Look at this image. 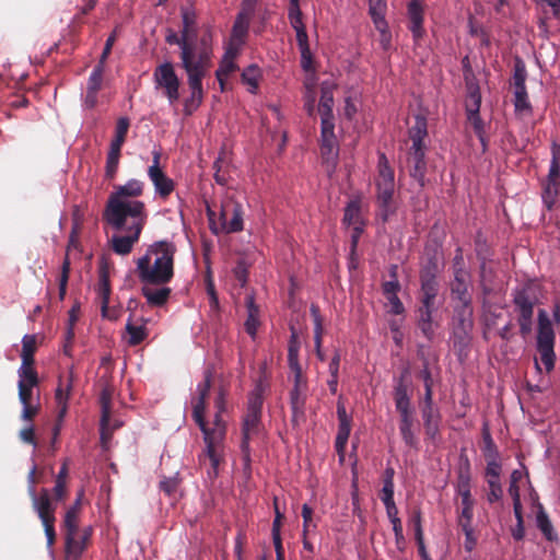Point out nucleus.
<instances>
[{
    "instance_id": "61",
    "label": "nucleus",
    "mask_w": 560,
    "mask_h": 560,
    "mask_svg": "<svg viewBox=\"0 0 560 560\" xmlns=\"http://www.w3.org/2000/svg\"><path fill=\"white\" fill-rule=\"evenodd\" d=\"M206 400L207 399L197 398L192 407V418L199 429H203L205 427Z\"/></svg>"
},
{
    "instance_id": "54",
    "label": "nucleus",
    "mask_w": 560,
    "mask_h": 560,
    "mask_svg": "<svg viewBox=\"0 0 560 560\" xmlns=\"http://www.w3.org/2000/svg\"><path fill=\"white\" fill-rule=\"evenodd\" d=\"M387 10L386 0H369V14L373 23L386 21L385 14Z\"/></svg>"
},
{
    "instance_id": "47",
    "label": "nucleus",
    "mask_w": 560,
    "mask_h": 560,
    "mask_svg": "<svg viewBox=\"0 0 560 560\" xmlns=\"http://www.w3.org/2000/svg\"><path fill=\"white\" fill-rule=\"evenodd\" d=\"M246 306H247L248 316L245 322V330L249 336L255 337V335L257 332L258 325H259V320H258L259 310L255 305L253 298L247 299Z\"/></svg>"
},
{
    "instance_id": "14",
    "label": "nucleus",
    "mask_w": 560,
    "mask_h": 560,
    "mask_svg": "<svg viewBox=\"0 0 560 560\" xmlns=\"http://www.w3.org/2000/svg\"><path fill=\"white\" fill-rule=\"evenodd\" d=\"M460 505L456 510L457 525L465 535L464 548L467 552H471L476 545L477 538L472 527L475 499L471 494L459 495Z\"/></svg>"
},
{
    "instance_id": "13",
    "label": "nucleus",
    "mask_w": 560,
    "mask_h": 560,
    "mask_svg": "<svg viewBox=\"0 0 560 560\" xmlns=\"http://www.w3.org/2000/svg\"><path fill=\"white\" fill-rule=\"evenodd\" d=\"M153 81L156 89H162L171 105L179 100L180 81L170 61L159 65L153 72Z\"/></svg>"
},
{
    "instance_id": "41",
    "label": "nucleus",
    "mask_w": 560,
    "mask_h": 560,
    "mask_svg": "<svg viewBox=\"0 0 560 560\" xmlns=\"http://www.w3.org/2000/svg\"><path fill=\"white\" fill-rule=\"evenodd\" d=\"M536 524L547 540L553 541L558 538L557 534L553 532L552 524H551L544 506L540 503H538Z\"/></svg>"
},
{
    "instance_id": "25",
    "label": "nucleus",
    "mask_w": 560,
    "mask_h": 560,
    "mask_svg": "<svg viewBox=\"0 0 560 560\" xmlns=\"http://www.w3.org/2000/svg\"><path fill=\"white\" fill-rule=\"evenodd\" d=\"M399 415V433L406 446L419 450V439L416 435L415 411L404 412Z\"/></svg>"
},
{
    "instance_id": "60",
    "label": "nucleus",
    "mask_w": 560,
    "mask_h": 560,
    "mask_svg": "<svg viewBox=\"0 0 560 560\" xmlns=\"http://www.w3.org/2000/svg\"><path fill=\"white\" fill-rule=\"evenodd\" d=\"M19 383H24L27 387H36L39 384L38 374L34 368L19 369Z\"/></svg>"
},
{
    "instance_id": "16",
    "label": "nucleus",
    "mask_w": 560,
    "mask_h": 560,
    "mask_svg": "<svg viewBox=\"0 0 560 560\" xmlns=\"http://www.w3.org/2000/svg\"><path fill=\"white\" fill-rule=\"evenodd\" d=\"M260 424V413H252L246 411L242 423L241 452L244 464V470L248 472L250 471L252 464L249 442L252 436L257 435L259 433Z\"/></svg>"
},
{
    "instance_id": "33",
    "label": "nucleus",
    "mask_w": 560,
    "mask_h": 560,
    "mask_svg": "<svg viewBox=\"0 0 560 560\" xmlns=\"http://www.w3.org/2000/svg\"><path fill=\"white\" fill-rule=\"evenodd\" d=\"M439 293V287L421 285L419 293V306L416 312H436L435 300Z\"/></svg>"
},
{
    "instance_id": "46",
    "label": "nucleus",
    "mask_w": 560,
    "mask_h": 560,
    "mask_svg": "<svg viewBox=\"0 0 560 560\" xmlns=\"http://www.w3.org/2000/svg\"><path fill=\"white\" fill-rule=\"evenodd\" d=\"M311 315L313 317L314 323V343H315V350L316 352H319V348H322V341H323V334H324V327H323V317L320 315V311L317 304H311L310 307Z\"/></svg>"
},
{
    "instance_id": "59",
    "label": "nucleus",
    "mask_w": 560,
    "mask_h": 560,
    "mask_svg": "<svg viewBox=\"0 0 560 560\" xmlns=\"http://www.w3.org/2000/svg\"><path fill=\"white\" fill-rule=\"evenodd\" d=\"M374 26L380 32V44L382 48L388 50L392 44V33L387 21L375 22Z\"/></svg>"
},
{
    "instance_id": "15",
    "label": "nucleus",
    "mask_w": 560,
    "mask_h": 560,
    "mask_svg": "<svg viewBox=\"0 0 560 560\" xmlns=\"http://www.w3.org/2000/svg\"><path fill=\"white\" fill-rule=\"evenodd\" d=\"M100 405H101V438L105 442L112 434L109 429V421L112 416V400L115 394V385L113 384L112 376H102L98 380Z\"/></svg>"
},
{
    "instance_id": "35",
    "label": "nucleus",
    "mask_w": 560,
    "mask_h": 560,
    "mask_svg": "<svg viewBox=\"0 0 560 560\" xmlns=\"http://www.w3.org/2000/svg\"><path fill=\"white\" fill-rule=\"evenodd\" d=\"M110 282H109V276L108 271L105 268H101L100 275H98V284H97V293L101 298L102 302V315L103 317H108V303H109V296H110Z\"/></svg>"
},
{
    "instance_id": "40",
    "label": "nucleus",
    "mask_w": 560,
    "mask_h": 560,
    "mask_svg": "<svg viewBox=\"0 0 560 560\" xmlns=\"http://www.w3.org/2000/svg\"><path fill=\"white\" fill-rule=\"evenodd\" d=\"M343 223L349 226H364L359 200H351L345 208Z\"/></svg>"
},
{
    "instance_id": "8",
    "label": "nucleus",
    "mask_w": 560,
    "mask_h": 560,
    "mask_svg": "<svg viewBox=\"0 0 560 560\" xmlns=\"http://www.w3.org/2000/svg\"><path fill=\"white\" fill-rule=\"evenodd\" d=\"M466 91L465 109L467 119L472 126V129L480 140L483 149H486L487 140L485 137V124L480 117L481 93L476 77L470 70L466 71Z\"/></svg>"
},
{
    "instance_id": "31",
    "label": "nucleus",
    "mask_w": 560,
    "mask_h": 560,
    "mask_svg": "<svg viewBox=\"0 0 560 560\" xmlns=\"http://www.w3.org/2000/svg\"><path fill=\"white\" fill-rule=\"evenodd\" d=\"M452 294L459 301V305L471 304L466 283V271L458 268L454 272V281L451 287Z\"/></svg>"
},
{
    "instance_id": "50",
    "label": "nucleus",
    "mask_w": 560,
    "mask_h": 560,
    "mask_svg": "<svg viewBox=\"0 0 560 560\" xmlns=\"http://www.w3.org/2000/svg\"><path fill=\"white\" fill-rule=\"evenodd\" d=\"M126 331L129 335L128 345L129 346H138L140 345L148 336V331L144 325H135L131 319H129L126 324Z\"/></svg>"
},
{
    "instance_id": "12",
    "label": "nucleus",
    "mask_w": 560,
    "mask_h": 560,
    "mask_svg": "<svg viewBox=\"0 0 560 560\" xmlns=\"http://www.w3.org/2000/svg\"><path fill=\"white\" fill-rule=\"evenodd\" d=\"M147 219L128 218L126 225L116 231H125L126 235H114L110 244L112 249L118 255H128L131 253L136 243H138L141 232L145 225Z\"/></svg>"
},
{
    "instance_id": "39",
    "label": "nucleus",
    "mask_w": 560,
    "mask_h": 560,
    "mask_svg": "<svg viewBox=\"0 0 560 560\" xmlns=\"http://www.w3.org/2000/svg\"><path fill=\"white\" fill-rule=\"evenodd\" d=\"M320 100L318 104V113L320 114V121H334L332 106L334 95L329 88L322 86Z\"/></svg>"
},
{
    "instance_id": "37",
    "label": "nucleus",
    "mask_w": 560,
    "mask_h": 560,
    "mask_svg": "<svg viewBox=\"0 0 560 560\" xmlns=\"http://www.w3.org/2000/svg\"><path fill=\"white\" fill-rule=\"evenodd\" d=\"M470 481V463L469 459L465 457L464 463L459 466L457 471L456 492L458 495L471 494Z\"/></svg>"
},
{
    "instance_id": "43",
    "label": "nucleus",
    "mask_w": 560,
    "mask_h": 560,
    "mask_svg": "<svg viewBox=\"0 0 560 560\" xmlns=\"http://www.w3.org/2000/svg\"><path fill=\"white\" fill-rule=\"evenodd\" d=\"M481 434H482L481 451H482V454H483L486 460L499 458L500 457L499 450L491 436V433H490V430H489V427L487 423L483 424Z\"/></svg>"
},
{
    "instance_id": "49",
    "label": "nucleus",
    "mask_w": 560,
    "mask_h": 560,
    "mask_svg": "<svg viewBox=\"0 0 560 560\" xmlns=\"http://www.w3.org/2000/svg\"><path fill=\"white\" fill-rule=\"evenodd\" d=\"M552 159L546 183L560 185V145L553 143L551 147Z\"/></svg>"
},
{
    "instance_id": "51",
    "label": "nucleus",
    "mask_w": 560,
    "mask_h": 560,
    "mask_svg": "<svg viewBox=\"0 0 560 560\" xmlns=\"http://www.w3.org/2000/svg\"><path fill=\"white\" fill-rule=\"evenodd\" d=\"M264 405V387L258 384L248 395L247 412L260 413Z\"/></svg>"
},
{
    "instance_id": "26",
    "label": "nucleus",
    "mask_w": 560,
    "mask_h": 560,
    "mask_svg": "<svg viewBox=\"0 0 560 560\" xmlns=\"http://www.w3.org/2000/svg\"><path fill=\"white\" fill-rule=\"evenodd\" d=\"M307 399V390L291 389L290 390V409H291V423L293 428L300 427L305 422V405Z\"/></svg>"
},
{
    "instance_id": "4",
    "label": "nucleus",
    "mask_w": 560,
    "mask_h": 560,
    "mask_svg": "<svg viewBox=\"0 0 560 560\" xmlns=\"http://www.w3.org/2000/svg\"><path fill=\"white\" fill-rule=\"evenodd\" d=\"M165 40L170 45L179 46L182 68L195 65L201 56L208 59L213 57V32L211 25L203 27V33L198 40H191L183 35L182 32L180 35H177L173 31H168Z\"/></svg>"
},
{
    "instance_id": "63",
    "label": "nucleus",
    "mask_w": 560,
    "mask_h": 560,
    "mask_svg": "<svg viewBox=\"0 0 560 560\" xmlns=\"http://www.w3.org/2000/svg\"><path fill=\"white\" fill-rule=\"evenodd\" d=\"M179 481L176 477H164L159 485L161 491L167 497H172L176 493Z\"/></svg>"
},
{
    "instance_id": "48",
    "label": "nucleus",
    "mask_w": 560,
    "mask_h": 560,
    "mask_svg": "<svg viewBox=\"0 0 560 560\" xmlns=\"http://www.w3.org/2000/svg\"><path fill=\"white\" fill-rule=\"evenodd\" d=\"M514 108L515 113L518 115H530L533 112L532 104L528 100L527 90L525 89H516L514 91Z\"/></svg>"
},
{
    "instance_id": "11",
    "label": "nucleus",
    "mask_w": 560,
    "mask_h": 560,
    "mask_svg": "<svg viewBox=\"0 0 560 560\" xmlns=\"http://www.w3.org/2000/svg\"><path fill=\"white\" fill-rule=\"evenodd\" d=\"M513 303L517 313L520 335L526 339L533 330L536 299L529 294L528 288H522L514 291Z\"/></svg>"
},
{
    "instance_id": "18",
    "label": "nucleus",
    "mask_w": 560,
    "mask_h": 560,
    "mask_svg": "<svg viewBox=\"0 0 560 560\" xmlns=\"http://www.w3.org/2000/svg\"><path fill=\"white\" fill-rule=\"evenodd\" d=\"M409 370L405 369L398 377L394 378L393 399L398 413L415 411L412 406V389L408 381Z\"/></svg>"
},
{
    "instance_id": "30",
    "label": "nucleus",
    "mask_w": 560,
    "mask_h": 560,
    "mask_svg": "<svg viewBox=\"0 0 560 560\" xmlns=\"http://www.w3.org/2000/svg\"><path fill=\"white\" fill-rule=\"evenodd\" d=\"M65 553L68 560H79L86 545L78 538V529L65 530Z\"/></svg>"
},
{
    "instance_id": "2",
    "label": "nucleus",
    "mask_w": 560,
    "mask_h": 560,
    "mask_svg": "<svg viewBox=\"0 0 560 560\" xmlns=\"http://www.w3.org/2000/svg\"><path fill=\"white\" fill-rule=\"evenodd\" d=\"M177 249L174 243L158 241L136 261V276L140 283L164 285L174 278V259Z\"/></svg>"
},
{
    "instance_id": "6",
    "label": "nucleus",
    "mask_w": 560,
    "mask_h": 560,
    "mask_svg": "<svg viewBox=\"0 0 560 560\" xmlns=\"http://www.w3.org/2000/svg\"><path fill=\"white\" fill-rule=\"evenodd\" d=\"M212 66V59L200 57L198 62L183 68L187 74V83L190 95L184 100V114L192 115L201 105L203 100L202 79L207 75Z\"/></svg>"
},
{
    "instance_id": "3",
    "label": "nucleus",
    "mask_w": 560,
    "mask_h": 560,
    "mask_svg": "<svg viewBox=\"0 0 560 560\" xmlns=\"http://www.w3.org/2000/svg\"><path fill=\"white\" fill-rule=\"evenodd\" d=\"M376 215L386 223L397 211L395 200V175L384 153L378 156L377 176L375 178Z\"/></svg>"
},
{
    "instance_id": "22",
    "label": "nucleus",
    "mask_w": 560,
    "mask_h": 560,
    "mask_svg": "<svg viewBox=\"0 0 560 560\" xmlns=\"http://www.w3.org/2000/svg\"><path fill=\"white\" fill-rule=\"evenodd\" d=\"M407 165L409 175L423 187L427 173L425 148H409Z\"/></svg>"
},
{
    "instance_id": "36",
    "label": "nucleus",
    "mask_w": 560,
    "mask_h": 560,
    "mask_svg": "<svg viewBox=\"0 0 560 560\" xmlns=\"http://www.w3.org/2000/svg\"><path fill=\"white\" fill-rule=\"evenodd\" d=\"M439 273L438 258L433 255L428 257L425 265L420 270L421 285H435L439 287L436 276Z\"/></svg>"
},
{
    "instance_id": "24",
    "label": "nucleus",
    "mask_w": 560,
    "mask_h": 560,
    "mask_svg": "<svg viewBox=\"0 0 560 560\" xmlns=\"http://www.w3.org/2000/svg\"><path fill=\"white\" fill-rule=\"evenodd\" d=\"M141 293L145 298L147 303L152 307L164 306L171 294L172 289L164 285H156V283H141Z\"/></svg>"
},
{
    "instance_id": "27",
    "label": "nucleus",
    "mask_w": 560,
    "mask_h": 560,
    "mask_svg": "<svg viewBox=\"0 0 560 560\" xmlns=\"http://www.w3.org/2000/svg\"><path fill=\"white\" fill-rule=\"evenodd\" d=\"M30 497L32 499L33 508L42 522L56 518V506L52 504L49 492L46 488H43L39 494L34 493Z\"/></svg>"
},
{
    "instance_id": "53",
    "label": "nucleus",
    "mask_w": 560,
    "mask_h": 560,
    "mask_svg": "<svg viewBox=\"0 0 560 560\" xmlns=\"http://www.w3.org/2000/svg\"><path fill=\"white\" fill-rule=\"evenodd\" d=\"M120 153V150L109 148L105 166V177L109 180L114 179L117 174Z\"/></svg>"
},
{
    "instance_id": "10",
    "label": "nucleus",
    "mask_w": 560,
    "mask_h": 560,
    "mask_svg": "<svg viewBox=\"0 0 560 560\" xmlns=\"http://www.w3.org/2000/svg\"><path fill=\"white\" fill-rule=\"evenodd\" d=\"M244 209L243 205L234 197H226L220 209V228H213L212 231L218 234L223 232L226 234L238 233L244 230Z\"/></svg>"
},
{
    "instance_id": "44",
    "label": "nucleus",
    "mask_w": 560,
    "mask_h": 560,
    "mask_svg": "<svg viewBox=\"0 0 560 560\" xmlns=\"http://www.w3.org/2000/svg\"><path fill=\"white\" fill-rule=\"evenodd\" d=\"M82 497H83V490H81L79 492L78 498H77L74 504L67 510V512L65 514V518H63V528H65V530H67V529H70V530L78 529V526H79L78 516H79V512H80V509H81V499H82Z\"/></svg>"
},
{
    "instance_id": "1",
    "label": "nucleus",
    "mask_w": 560,
    "mask_h": 560,
    "mask_svg": "<svg viewBox=\"0 0 560 560\" xmlns=\"http://www.w3.org/2000/svg\"><path fill=\"white\" fill-rule=\"evenodd\" d=\"M144 183L132 178L125 185H118L109 195L103 219L113 229H121L126 225V219L138 218L148 219L145 205L143 201L136 200L143 195Z\"/></svg>"
},
{
    "instance_id": "17",
    "label": "nucleus",
    "mask_w": 560,
    "mask_h": 560,
    "mask_svg": "<svg viewBox=\"0 0 560 560\" xmlns=\"http://www.w3.org/2000/svg\"><path fill=\"white\" fill-rule=\"evenodd\" d=\"M153 163L148 168V176L154 186L156 195L162 199H167L175 189V182L168 177L160 166L161 152L153 151Z\"/></svg>"
},
{
    "instance_id": "45",
    "label": "nucleus",
    "mask_w": 560,
    "mask_h": 560,
    "mask_svg": "<svg viewBox=\"0 0 560 560\" xmlns=\"http://www.w3.org/2000/svg\"><path fill=\"white\" fill-rule=\"evenodd\" d=\"M130 127V120L127 117H120L116 122L115 137L110 142L112 149L120 150L126 141V137Z\"/></svg>"
},
{
    "instance_id": "19",
    "label": "nucleus",
    "mask_w": 560,
    "mask_h": 560,
    "mask_svg": "<svg viewBox=\"0 0 560 560\" xmlns=\"http://www.w3.org/2000/svg\"><path fill=\"white\" fill-rule=\"evenodd\" d=\"M424 0H409L407 3L408 30L415 43H419L425 35L424 23Z\"/></svg>"
},
{
    "instance_id": "58",
    "label": "nucleus",
    "mask_w": 560,
    "mask_h": 560,
    "mask_svg": "<svg viewBox=\"0 0 560 560\" xmlns=\"http://www.w3.org/2000/svg\"><path fill=\"white\" fill-rule=\"evenodd\" d=\"M273 506H275V520L272 522V528H271L272 541H282L281 526H282V520L284 518V514L281 513L279 510L277 498H275V500H273Z\"/></svg>"
},
{
    "instance_id": "62",
    "label": "nucleus",
    "mask_w": 560,
    "mask_h": 560,
    "mask_svg": "<svg viewBox=\"0 0 560 560\" xmlns=\"http://www.w3.org/2000/svg\"><path fill=\"white\" fill-rule=\"evenodd\" d=\"M206 291L209 296L210 312L217 314L219 312V298L211 278L206 281Z\"/></svg>"
},
{
    "instance_id": "21",
    "label": "nucleus",
    "mask_w": 560,
    "mask_h": 560,
    "mask_svg": "<svg viewBox=\"0 0 560 560\" xmlns=\"http://www.w3.org/2000/svg\"><path fill=\"white\" fill-rule=\"evenodd\" d=\"M320 153L326 163H335L338 156V141L334 121H320Z\"/></svg>"
},
{
    "instance_id": "57",
    "label": "nucleus",
    "mask_w": 560,
    "mask_h": 560,
    "mask_svg": "<svg viewBox=\"0 0 560 560\" xmlns=\"http://www.w3.org/2000/svg\"><path fill=\"white\" fill-rule=\"evenodd\" d=\"M527 78L526 67L524 62L521 59H517L514 65V72H513V84L514 89H525V82Z\"/></svg>"
},
{
    "instance_id": "38",
    "label": "nucleus",
    "mask_w": 560,
    "mask_h": 560,
    "mask_svg": "<svg viewBox=\"0 0 560 560\" xmlns=\"http://www.w3.org/2000/svg\"><path fill=\"white\" fill-rule=\"evenodd\" d=\"M238 55H231L230 49L225 48L224 56L220 62L218 70L215 71V77L217 80L219 81L222 91L224 90L225 79L236 70V63L234 62V59Z\"/></svg>"
},
{
    "instance_id": "56",
    "label": "nucleus",
    "mask_w": 560,
    "mask_h": 560,
    "mask_svg": "<svg viewBox=\"0 0 560 560\" xmlns=\"http://www.w3.org/2000/svg\"><path fill=\"white\" fill-rule=\"evenodd\" d=\"M560 185L546 183L542 191V201L546 207L551 210L555 206L558 195H559Z\"/></svg>"
},
{
    "instance_id": "23",
    "label": "nucleus",
    "mask_w": 560,
    "mask_h": 560,
    "mask_svg": "<svg viewBox=\"0 0 560 560\" xmlns=\"http://www.w3.org/2000/svg\"><path fill=\"white\" fill-rule=\"evenodd\" d=\"M105 71V66L97 63L88 80L86 94L84 98V105L88 108H94L97 105V94L102 89L103 84V75Z\"/></svg>"
},
{
    "instance_id": "28",
    "label": "nucleus",
    "mask_w": 560,
    "mask_h": 560,
    "mask_svg": "<svg viewBox=\"0 0 560 560\" xmlns=\"http://www.w3.org/2000/svg\"><path fill=\"white\" fill-rule=\"evenodd\" d=\"M73 383V372L70 371L68 378L63 381L59 378V384L56 389L55 399L58 406V421L61 422L68 411V400L71 395Z\"/></svg>"
},
{
    "instance_id": "52",
    "label": "nucleus",
    "mask_w": 560,
    "mask_h": 560,
    "mask_svg": "<svg viewBox=\"0 0 560 560\" xmlns=\"http://www.w3.org/2000/svg\"><path fill=\"white\" fill-rule=\"evenodd\" d=\"M394 475L395 470L392 467H387L384 471L381 495L382 502L394 501Z\"/></svg>"
},
{
    "instance_id": "42",
    "label": "nucleus",
    "mask_w": 560,
    "mask_h": 560,
    "mask_svg": "<svg viewBox=\"0 0 560 560\" xmlns=\"http://www.w3.org/2000/svg\"><path fill=\"white\" fill-rule=\"evenodd\" d=\"M352 420L339 421L338 432L335 441L337 454L342 458L345 456L346 446L351 432Z\"/></svg>"
},
{
    "instance_id": "34",
    "label": "nucleus",
    "mask_w": 560,
    "mask_h": 560,
    "mask_svg": "<svg viewBox=\"0 0 560 560\" xmlns=\"http://www.w3.org/2000/svg\"><path fill=\"white\" fill-rule=\"evenodd\" d=\"M417 327L420 329L427 340L432 341L435 336V329L439 323L433 319L435 312H415Z\"/></svg>"
},
{
    "instance_id": "29",
    "label": "nucleus",
    "mask_w": 560,
    "mask_h": 560,
    "mask_svg": "<svg viewBox=\"0 0 560 560\" xmlns=\"http://www.w3.org/2000/svg\"><path fill=\"white\" fill-rule=\"evenodd\" d=\"M180 16H182V33L186 37L190 38L191 40H198L197 39V19L198 14L195 10V8L189 5H183L180 7Z\"/></svg>"
},
{
    "instance_id": "9",
    "label": "nucleus",
    "mask_w": 560,
    "mask_h": 560,
    "mask_svg": "<svg viewBox=\"0 0 560 560\" xmlns=\"http://www.w3.org/2000/svg\"><path fill=\"white\" fill-rule=\"evenodd\" d=\"M471 304L457 305L454 310L453 316V345L458 351H464L468 348L471 341V331L474 328Z\"/></svg>"
},
{
    "instance_id": "20",
    "label": "nucleus",
    "mask_w": 560,
    "mask_h": 560,
    "mask_svg": "<svg viewBox=\"0 0 560 560\" xmlns=\"http://www.w3.org/2000/svg\"><path fill=\"white\" fill-rule=\"evenodd\" d=\"M250 20L248 13H237L225 46V48L230 49L231 55H238L246 44Z\"/></svg>"
},
{
    "instance_id": "7",
    "label": "nucleus",
    "mask_w": 560,
    "mask_h": 560,
    "mask_svg": "<svg viewBox=\"0 0 560 560\" xmlns=\"http://www.w3.org/2000/svg\"><path fill=\"white\" fill-rule=\"evenodd\" d=\"M555 342L556 334L549 315L545 310H539L536 348L547 373L555 369Z\"/></svg>"
},
{
    "instance_id": "64",
    "label": "nucleus",
    "mask_w": 560,
    "mask_h": 560,
    "mask_svg": "<svg viewBox=\"0 0 560 560\" xmlns=\"http://www.w3.org/2000/svg\"><path fill=\"white\" fill-rule=\"evenodd\" d=\"M487 483L489 486V492L487 494V500L489 503H494L499 501L502 498L503 491L500 483V480H487Z\"/></svg>"
},
{
    "instance_id": "5",
    "label": "nucleus",
    "mask_w": 560,
    "mask_h": 560,
    "mask_svg": "<svg viewBox=\"0 0 560 560\" xmlns=\"http://www.w3.org/2000/svg\"><path fill=\"white\" fill-rule=\"evenodd\" d=\"M203 434V442L206 444L202 455L199 460L208 458L210 460V469L208 476L214 479L219 474V466L224 458V442L226 438V423L222 419V413L215 411L212 425L205 420L203 429H200Z\"/></svg>"
},
{
    "instance_id": "32",
    "label": "nucleus",
    "mask_w": 560,
    "mask_h": 560,
    "mask_svg": "<svg viewBox=\"0 0 560 560\" xmlns=\"http://www.w3.org/2000/svg\"><path fill=\"white\" fill-rule=\"evenodd\" d=\"M409 139L412 144L410 148H425L424 139L428 136V124L425 117L417 115L415 124L408 130Z\"/></svg>"
},
{
    "instance_id": "55",
    "label": "nucleus",
    "mask_w": 560,
    "mask_h": 560,
    "mask_svg": "<svg viewBox=\"0 0 560 560\" xmlns=\"http://www.w3.org/2000/svg\"><path fill=\"white\" fill-rule=\"evenodd\" d=\"M259 68L255 65L248 66L242 73V81L249 85V92L256 93L258 89Z\"/></svg>"
}]
</instances>
